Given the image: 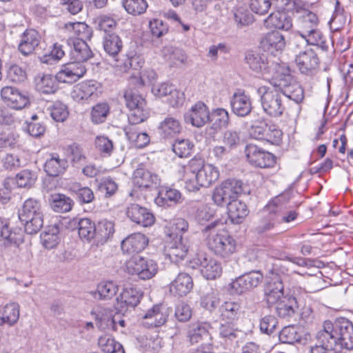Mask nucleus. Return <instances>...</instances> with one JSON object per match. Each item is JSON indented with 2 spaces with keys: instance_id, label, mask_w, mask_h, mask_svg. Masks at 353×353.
I'll use <instances>...</instances> for the list:
<instances>
[{
  "instance_id": "nucleus-1",
  "label": "nucleus",
  "mask_w": 353,
  "mask_h": 353,
  "mask_svg": "<svg viewBox=\"0 0 353 353\" xmlns=\"http://www.w3.org/2000/svg\"><path fill=\"white\" fill-rule=\"evenodd\" d=\"M272 88L261 86L258 88L263 110L270 117H277L283 114L285 105L283 96L297 103L304 99V90L290 74H283L273 77L270 81Z\"/></svg>"
},
{
  "instance_id": "nucleus-2",
  "label": "nucleus",
  "mask_w": 353,
  "mask_h": 353,
  "mask_svg": "<svg viewBox=\"0 0 353 353\" xmlns=\"http://www.w3.org/2000/svg\"><path fill=\"white\" fill-rule=\"evenodd\" d=\"M323 331L332 341L336 350L339 349L353 350V323L344 317L337 318L334 323L325 321Z\"/></svg>"
},
{
  "instance_id": "nucleus-3",
  "label": "nucleus",
  "mask_w": 353,
  "mask_h": 353,
  "mask_svg": "<svg viewBox=\"0 0 353 353\" xmlns=\"http://www.w3.org/2000/svg\"><path fill=\"white\" fill-rule=\"evenodd\" d=\"M292 197V190L289 188L272 198L263 208V212L266 214L259 220L255 228L256 232L262 234L272 230Z\"/></svg>"
},
{
  "instance_id": "nucleus-4",
  "label": "nucleus",
  "mask_w": 353,
  "mask_h": 353,
  "mask_svg": "<svg viewBox=\"0 0 353 353\" xmlns=\"http://www.w3.org/2000/svg\"><path fill=\"white\" fill-rule=\"evenodd\" d=\"M290 50L295 57V63L303 74L313 75L319 66L320 61L316 52L305 43L304 39H293Z\"/></svg>"
},
{
  "instance_id": "nucleus-5",
  "label": "nucleus",
  "mask_w": 353,
  "mask_h": 353,
  "mask_svg": "<svg viewBox=\"0 0 353 353\" xmlns=\"http://www.w3.org/2000/svg\"><path fill=\"white\" fill-rule=\"evenodd\" d=\"M19 219L24 225V230L28 234L37 233L43 227V215L39 201L30 198L26 200L19 210Z\"/></svg>"
},
{
  "instance_id": "nucleus-6",
  "label": "nucleus",
  "mask_w": 353,
  "mask_h": 353,
  "mask_svg": "<svg viewBox=\"0 0 353 353\" xmlns=\"http://www.w3.org/2000/svg\"><path fill=\"white\" fill-rule=\"evenodd\" d=\"M126 106L130 110L128 115L129 123L137 125L146 120L149 111L146 108V101L136 89H128L124 93Z\"/></svg>"
},
{
  "instance_id": "nucleus-7",
  "label": "nucleus",
  "mask_w": 353,
  "mask_h": 353,
  "mask_svg": "<svg viewBox=\"0 0 353 353\" xmlns=\"http://www.w3.org/2000/svg\"><path fill=\"white\" fill-rule=\"evenodd\" d=\"M243 183L236 178H228L219 187L215 188L212 199L218 205H227L235 200L237 194L244 192Z\"/></svg>"
},
{
  "instance_id": "nucleus-8",
  "label": "nucleus",
  "mask_w": 353,
  "mask_h": 353,
  "mask_svg": "<svg viewBox=\"0 0 353 353\" xmlns=\"http://www.w3.org/2000/svg\"><path fill=\"white\" fill-rule=\"evenodd\" d=\"M207 245L214 254L223 258L230 256L236 250L235 239L224 232L208 235Z\"/></svg>"
},
{
  "instance_id": "nucleus-9",
  "label": "nucleus",
  "mask_w": 353,
  "mask_h": 353,
  "mask_svg": "<svg viewBox=\"0 0 353 353\" xmlns=\"http://www.w3.org/2000/svg\"><path fill=\"white\" fill-rule=\"evenodd\" d=\"M23 243V234L21 231H13L9 226L8 220L0 218V248L5 254L10 251L18 252Z\"/></svg>"
},
{
  "instance_id": "nucleus-10",
  "label": "nucleus",
  "mask_w": 353,
  "mask_h": 353,
  "mask_svg": "<svg viewBox=\"0 0 353 353\" xmlns=\"http://www.w3.org/2000/svg\"><path fill=\"white\" fill-rule=\"evenodd\" d=\"M127 269L130 274H136L139 279L147 280L157 274L158 265L154 260L135 256L128 262Z\"/></svg>"
},
{
  "instance_id": "nucleus-11",
  "label": "nucleus",
  "mask_w": 353,
  "mask_h": 353,
  "mask_svg": "<svg viewBox=\"0 0 353 353\" xmlns=\"http://www.w3.org/2000/svg\"><path fill=\"white\" fill-rule=\"evenodd\" d=\"M248 161L253 166L265 168L273 167L276 163L275 157L254 144H248L245 148Z\"/></svg>"
},
{
  "instance_id": "nucleus-12",
  "label": "nucleus",
  "mask_w": 353,
  "mask_h": 353,
  "mask_svg": "<svg viewBox=\"0 0 353 353\" xmlns=\"http://www.w3.org/2000/svg\"><path fill=\"white\" fill-rule=\"evenodd\" d=\"M263 279V275L260 271L253 270L236 278L230 283V288L232 292L241 294L256 288Z\"/></svg>"
},
{
  "instance_id": "nucleus-13",
  "label": "nucleus",
  "mask_w": 353,
  "mask_h": 353,
  "mask_svg": "<svg viewBox=\"0 0 353 353\" xmlns=\"http://www.w3.org/2000/svg\"><path fill=\"white\" fill-rule=\"evenodd\" d=\"M184 121L193 127L201 128L210 120L209 108L203 101H197L184 115Z\"/></svg>"
},
{
  "instance_id": "nucleus-14",
  "label": "nucleus",
  "mask_w": 353,
  "mask_h": 353,
  "mask_svg": "<svg viewBox=\"0 0 353 353\" xmlns=\"http://www.w3.org/2000/svg\"><path fill=\"white\" fill-rule=\"evenodd\" d=\"M284 286L280 276L277 274L270 277L264 286L263 301L269 308L284 297Z\"/></svg>"
},
{
  "instance_id": "nucleus-15",
  "label": "nucleus",
  "mask_w": 353,
  "mask_h": 353,
  "mask_svg": "<svg viewBox=\"0 0 353 353\" xmlns=\"http://www.w3.org/2000/svg\"><path fill=\"white\" fill-rule=\"evenodd\" d=\"M171 311V309L165 305H155L143 316V325L148 328L160 327L167 321Z\"/></svg>"
},
{
  "instance_id": "nucleus-16",
  "label": "nucleus",
  "mask_w": 353,
  "mask_h": 353,
  "mask_svg": "<svg viewBox=\"0 0 353 353\" xmlns=\"http://www.w3.org/2000/svg\"><path fill=\"white\" fill-rule=\"evenodd\" d=\"M41 40L38 31L34 29H27L20 36L18 44L19 52L25 57L34 53Z\"/></svg>"
},
{
  "instance_id": "nucleus-17",
  "label": "nucleus",
  "mask_w": 353,
  "mask_h": 353,
  "mask_svg": "<svg viewBox=\"0 0 353 353\" xmlns=\"http://www.w3.org/2000/svg\"><path fill=\"white\" fill-rule=\"evenodd\" d=\"M126 215L132 222L145 228L155 222L154 214L148 208L137 203H132L127 208Z\"/></svg>"
},
{
  "instance_id": "nucleus-18",
  "label": "nucleus",
  "mask_w": 353,
  "mask_h": 353,
  "mask_svg": "<svg viewBox=\"0 0 353 353\" xmlns=\"http://www.w3.org/2000/svg\"><path fill=\"white\" fill-rule=\"evenodd\" d=\"M1 97L8 106L14 110H21L30 103L27 96L11 86H6L1 89Z\"/></svg>"
},
{
  "instance_id": "nucleus-19",
  "label": "nucleus",
  "mask_w": 353,
  "mask_h": 353,
  "mask_svg": "<svg viewBox=\"0 0 353 353\" xmlns=\"http://www.w3.org/2000/svg\"><path fill=\"white\" fill-rule=\"evenodd\" d=\"M142 295V293L137 288H125L116 299L115 310L119 312H123L128 307H135L140 303Z\"/></svg>"
},
{
  "instance_id": "nucleus-20",
  "label": "nucleus",
  "mask_w": 353,
  "mask_h": 353,
  "mask_svg": "<svg viewBox=\"0 0 353 353\" xmlns=\"http://www.w3.org/2000/svg\"><path fill=\"white\" fill-rule=\"evenodd\" d=\"M100 89L101 84L97 81H86L76 85L71 92V96L74 101L79 103L90 98L97 97V93Z\"/></svg>"
},
{
  "instance_id": "nucleus-21",
  "label": "nucleus",
  "mask_w": 353,
  "mask_h": 353,
  "mask_svg": "<svg viewBox=\"0 0 353 353\" xmlns=\"http://www.w3.org/2000/svg\"><path fill=\"white\" fill-rule=\"evenodd\" d=\"M189 245L185 242L183 236L179 239H173L165 247V252L171 262L177 263L182 261L188 254Z\"/></svg>"
},
{
  "instance_id": "nucleus-22",
  "label": "nucleus",
  "mask_w": 353,
  "mask_h": 353,
  "mask_svg": "<svg viewBox=\"0 0 353 353\" xmlns=\"http://www.w3.org/2000/svg\"><path fill=\"white\" fill-rule=\"evenodd\" d=\"M148 244V237L141 233H134L121 241V248L128 254L138 253L143 250Z\"/></svg>"
},
{
  "instance_id": "nucleus-23",
  "label": "nucleus",
  "mask_w": 353,
  "mask_h": 353,
  "mask_svg": "<svg viewBox=\"0 0 353 353\" xmlns=\"http://www.w3.org/2000/svg\"><path fill=\"white\" fill-rule=\"evenodd\" d=\"M200 265V272L203 276L208 280L216 279L222 272L220 263L211 257L208 258L205 255H199L198 258Z\"/></svg>"
},
{
  "instance_id": "nucleus-24",
  "label": "nucleus",
  "mask_w": 353,
  "mask_h": 353,
  "mask_svg": "<svg viewBox=\"0 0 353 353\" xmlns=\"http://www.w3.org/2000/svg\"><path fill=\"white\" fill-rule=\"evenodd\" d=\"M232 112L239 117H244L250 114L252 110L250 97L244 92H235L230 101Z\"/></svg>"
},
{
  "instance_id": "nucleus-25",
  "label": "nucleus",
  "mask_w": 353,
  "mask_h": 353,
  "mask_svg": "<svg viewBox=\"0 0 353 353\" xmlns=\"http://www.w3.org/2000/svg\"><path fill=\"white\" fill-rule=\"evenodd\" d=\"M245 62L250 68L257 74L263 76L265 74H271L273 70L274 63L270 65L267 59L259 54H254L248 52L245 55Z\"/></svg>"
},
{
  "instance_id": "nucleus-26",
  "label": "nucleus",
  "mask_w": 353,
  "mask_h": 353,
  "mask_svg": "<svg viewBox=\"0 0 353 353\" xmlns=\"http://www.w3.org/2000/svg\"><path fill=\"white\" fill-rule=\"evenodd\" d=\"M68 46H70L71 59L85 62L92 57V52L87 43L81 39H68Z\"/></svg>"
},
{
  "instance_id": "nucleus-27",
  "label": "nucleus",
  "mask_w": 353,
  "mask_h": 353,
  "mask_svg": "<svg viewBox=\"0 0 353 353\" xmlns=\"http://www.w3.org/2000/svg\"><path fill=\"white\" fill-rule=\"evenodd\" d=\"M276 314L282 319L292 317L298 309L296 299L292 296H285L272 305Z\"/></svg>"
},
{
  "instance_id": "nucleus-28",
  "label": "nucleus",
  "mask_w": 353,
  "mask_h": 353,
  "mask_svg": "<svg viewBox=\"0 0 353 353\" xmlns=\"http://www.w3.org/2000/svg\"><path fill=\"white\" fill-rule=\"evenodd\" d=\"M285 46L284 37L278 31L268 33L261 40V46L272 54L281 51Z\"/></svg>"
},
{
  "instance_id": "nucleus-29",
  "label": "nucleus",
  "mask_w": 353,
  "mask_h": 353,
  "mask_svg": "<svg viewBox=\"0 0 353 353\" xmlns=\"http://www.w3.org/2000/svg\"><path fill=\"white\" fill-rule=\"evenodd\" d=\"M267 28H274L283 30H289L292 27V19L285 12L277 11L271 13L264 20Z\"/></svg>"
},
{
  "instance_id": "nucleus-30",
  "label": "nucleus",
  "mask_w": 353,
  "mask_h": 353,
  "mask_svg": "<svg viewBox=\"0 0 353 353\" xmlns=\"http://www.w3.org/2000/svg\"><path fill=\"white\" fill-rule=\"evenodd\" d=\"M210 325L203 322H194L188 325L187 338L191 344L197 343L202 340L210 338L209 329Z\"/></svg>"
},
{
  "instance_id": "nucleus-31",
  "label": "nucleus",
  "mask_w": 353,
  "mask_h": 353,
  "mask_svg": "<svg viewBox=\"0 0 353 353\" xmlns=\"http://www.w3.org/2000/svg\"><path fill=\"white\" fill-rule=\"evenodd\" d=\"M193 288L192 277L187 273H180L170 284V292L179 296L187 295Z\"/></svg>"
},
{
  "instance_id": "nucleus-32",
  "label": "nucleus",
  "mask_w": 353,
  "mask_h": 353,
  "mask_svg": "<svg viewBox=\"0 0 353 353\" xmlns=\"http://www.w3.org/2000/svg\"><path fill=\"white\" fill-rule=\"evenodd\" d=\"M227 207L229 218L234 224L241 223L249 214L246 204L236 199L230 201Z\"/></svg>"
},
{
  "instance_id": "nucleus-33",
  "label": "nucleus",
  "mask_w": 353,
  "mask_h": 353,
  "mask_svg": "<svg viewBox=\"0 0 353 353\" xmlns=\"http://www.w3.org/2000/svg\"><path fill=\"white\" fill-rule=\"evenodd\" d=\"M211 126L207 129L210 131L209 134H216L223 128H226L230 122V117L228 111L223 108H216L210 113Z\"/></svg>"
},
{
  "instance_id": "nucleus-34",
  "label": "nucleus",
  "mask_w": 353,
  "mask_h": 353,
  "mask_svg": "<svg viewBox=\"0 0 353 353\" xmlns=\"http://www.w3.org/2000/svg\"><path fill=\"white\" fill-rule=\"evenodd\" d=\"M319 23V18L314 12L305 9L302 10L301 15L299 18V34L301 36L312 32L318 27Z\"/></svg>"
},
{
  "instance_id": "nucleus-35",
  "label": "nucleus",
  "mask_w": 353,
  "mask_h": 353,
  "mask_svg": "<svg viewBox=\"0 0 353 353\" xmlns=\"http://www.w3.org/2000/svg\"><path fill=\"white\" fill-rule=\"evenodd\" d=\"M94 242L97 244H103L114 233V223L107 219L99 221L95 225Z\"/></svg>"
},
{
  "instance_id": "nucleus-36",
  "label": "nucleus",
  "mask_w": 353,
  "mask_h": 353,
  "mask_svg": "<svg viewBox=\"0 0 353 353\" xmlns=\"http://www.w3.org/2000/svg\"><path fill=\"white\" fill-rule=\"evenodd\" d=\"M241 305L235 301H225L219 307L220 318L226 323H233L241 315Z\"/></svg>"
},
{
  "instance_id": "nucleus-37",
  "label": "nucleus",
  "mask_w": 353,
  "mask_h": 353,
  "mask_svg": "<svg viewBox=\"0 0 353 353\" xmlns=\"http://www.w3.org/2000/svg\"><path fill=\"white\" fill-rule=\"evenodd\" d=\"M20 314V306L17 303L12 302L0 308V325H14L18 321Z\"/></svg>"
},
{
  "instance_id": "nucleus-38",
  "label": "nucleus",
  "mask_w": 353,
  "mask_h": 353,
  "mask_svg": "<svg viewBox=\"0 0 353 353\" xmlns=\"http://www.w3.org/2000/svg\"><path fill=\"white\" fill-rule=\"evenodd\" d=\"M49 203L53 211L57 213H65L70 211L74 201L63 194H52L50 196Z\"/></svg>"
},
{
  "instance_id": "nucleus-39",
  "label": "nucleus",
  "mask_w": 353,
  "mask_h": 353,
  "mask_svg": "<svg viewBox=\"0 0 353 353\" xmlns=\"http://www.w3.org/2000/svg\"><path fill=\"white\" fill-rule=\"evenodd\" d=\"M68 167V161L59 159L58 154H53L51 158L46 161L44 168L48 176H59L63 174Z\"/></svg>"
},
{
  "instance_id": "nucleus-40",
  "label": "nucleus",
  "mask_w": 353,
  "mask_h": 353,
  "mask_svg": "<svg viewBox=\"0 0 353 353\" xmlns=\"http://www.w3.org/2000/svg\"><path fill=\"white\" fill-rule=\"evenodd\" d=\"M119 286L117 283L112 281H103L98 284L97 290L91 294L96 299L110 300L117 294Z\"/></svg>"
},
{
  "instance_id": "nucleus-41",
  "label": "nucleus",
  "mask_w": 353,
  "mask_h": 353,
  "mask_svg": "<svg viewBox=\"0 0 353 353\" xmlns=\"http://www.w3.org/2000/svg\"><path fill=\"white\" fill-rule=\"evenodd\" d=\"M103 46L108 54L116 58L123 48V42L116 33H106L103 37Z\"/></svg>"
},
{
  "instance_id": "nucleus-42",
  "label": "nucleus",
  "mask_w": 353,
  "mask_h": 353,
  "mask_svg": "<svg viewBox=\"0 0 353 353\" xmlns=\"http://www.w3.org/2000/svg\"><path fill=\"white\" fill-rule=\"evenodd\" d=\"M156 203L161 206H171L182 201L181 194L175 189L162 190L155 199Z\"/></svg>"
},
{
  "instance_id": "nucleus-43",
  "label": "nucleus",
  "mask_w": 353,
  "mask_h": 353,
  "mask_svg": "<svg viewBox=\"0 0 353 353\" xmlns=\"http://www.w3.org/2000/svg\"><path fill=\"white\" fill-rule=\"evenodd\" d=\"M179 121L173 117H166L159 125L161 136L164 139H170L179 134L181 131Z\"/></svg>"
},
{
  "instance_id": "nucleus-44",
  "label": "nucleus",
  "mask_w": 353,
  "mask_h": 353,
  "mask_svg": "<svg viewBox=\"0 0 353 353\" xmlns=\"http://www.w3.org/2000/svg\"><path fill=\"white\" fill-rule=\"evenodd\" d=\"M294 39H304L308 46H316L324 51L327 50L329 47L327 41L318 28H314L312 32L305 33V34Z\"/></svg>"
},
{
  "instance_id": "nucleus-45",
  "label": "nucleus",
  "mask_w": 353,
  "mask_h": 353,
  "mask_svg": "<svg viewBox=\"0 0 353 353\" xmlns=\"http://www.w3.org/2000/svg\"><path fill=\"white\" fill-rule=\"evenodd\" d=\"M135 125L130 123L124 131L129 141L134 142L137 148H143L150 143V137L145 132H138Z\"/></svg>"
},
{
  "instance_id": "nucleus-46",
  "label": "nucleus",
  "mask_w": 353,
  "mask_h": 353,
  "mask_svg": "<svg viewBox=\"0 0 353 353\" xmlns=\"http://www.w3.org/2000/svg\"><path fill=\"white\" fill-rule=\"evenodd\" d=\"M59 233L60 229L59 225H53L49 226L47 230L41 234L43 245L48 250L55 248L60 241Z\"/></svg>"
},
{
  "instance_id": "nucleus-47",
  "label": "nucleus",
  "mask_w": 353,
  "mask_h": 353,
  "mask_svg": "<svg viewBox=\"0 0 353 353\" xmlns=\"http://www.w3.org/2000/svg\"><path fill=\"white\" fill-rule=\"evenodd\" d=\"M316 343L310 347V353H327L329 351H336L332 341H330L323 330L319 331L316 335Z\"/></svg>"
},
{
  "instance_id": "nucleus-48",
  "label": "nucleus",
  "mask_w": 353,
  "mask_h": 353,
  "mask_svg": "<svg viewBox=\"0 0 353 353\" xmlns=\"http://www.w3.org/2000/svg\"><path fill=\"white\" fill-rule=\"evenodd\" d=\"M98 345L105 353H125L122 345L108 334L99 338Z\"/></svg>"
},
{
  "instance_id": "nucleus-49",
  "label": "nucleus",
  "mask_w": 353,
  "mask_h": 353,
  "mask_svg": "<svg viewBox=\"0 0 353 353\" xmlns=\"http://www.w3.org/2000/svg\"><path fill=\"white\" fill-rule=\"evenodd\" d=\"M65 28L72 31L77 38L74 39H81L84 41L90 40L92 35V30L87 24L82 22L68 23H65ZM70 39H74L71 38Z\"/></svg>"
},
{
  "instance_id": "nucleus-50",
  "label": "nucleus",
  "mask_w": 353,
  "mask_h": 353,
  "mask_svg": "<svg viewBox=\"0 0 353 353\" xmlns=\"http://www.w3.org/2000/svg\"><path fill=\"white\" fill-rule=\"evenodd\" d=\"M117 66L123 68L125 72L130 69L139 70L142 68L144 61L137 54H126L123 59H115Z\"/></svg>"
},
{
  "instance_id": "nucleus-51",
  "label": "nucleus",
  "mask_w": 353,
  "mask_h": 353,
  "mask_svg": "<svg viewBox=\"0 0 353 353\" xmlns=\"http://www.w3.org/2000/svg\"><path fill=\"white\" fill-rule=\"evenodd\" d=\"M96 224L88 218L80 219L78 221L79 235L81 239L85 241H94Z\"/></svg>"
},
{
  "instance_id": "nucleus-52",
  "label": "nucleus",
  "mask_w": 353,
  "mask_h": 353,
  "mask_svg": "<svg viewBox=\"0 0 353 353\" xmlns=\"http://www.w3.org/2000/svg\"><path fill=\"white\" fill-rule=\"evenodd\" d=\"M188 170L192 173L195 174L196 176H219V172L216 167L212 164H206L201 165V164L196 165V162H191L188 166Z\"/></svg>"
},
{
  "instance_id": "nucleus-53",
  "label": "nucleus",
  "mask_w": 353,
  "mask_h": 353,
  "mask_svg": "<svg viewBox=\"0 0 353 353\" xmlns=\"http://www.w3.org/2000/svg\"><path fill=\"white\" fill-rule=\"evenodd\" d=\"M109 114V105L107 103H99L92 108L90 113L91 121L94 124L104 123Z\"/></svg>"
},
{
  "instance_id": "nucleus-54",
  "label": "nucleus",
  "mask_w": 353,
  "mask_h": 353,
  "mask_svg": "<svg viewBox=\"0 0 353 353\" xmlns=\"http://www.w3.org/2000/svg\"><path fill=\"white\" fill-rule=\"evenodd\" d=\"M194 144L188 139H176L172 144L173 152L181 158H186L191 156Z\"/></svg>"
},
{
  "instance_id": "nucleus-55",
  "label": "nucleus",
  "mask_w": 353,
  "mask_h": 353,
  "mask_svg": "<svg viewBox=\"0 0 353 353\" xmlns=\"http://www.w3.org/2000/svg\"><path fill=\"white\" fill-rule=\"evenodd\" d=\"M241 132L232 129L226 130L222 135V143L231 151L236 149L241 143Z\"/></svg>"
},
{
  "instance_id": "nucleus-56",
  "label": "nucleus",
  "mask_w": 353,
  "mask_h": 353,
  "mask_svg": "<svg viewBox=\"0 0 353 353\" xmlns=\"http://www.w3.org/2000/svg\"><path fill=\"white\" fill-rule=\"evenodd\" d=\"M279 339L282 343L294 344L301 341V336L294 326H286L280 331Z\"/></svg>"
},
{
  "instance_id": "nucleus-57",
  "label": "nucleus",
  "mask_w": 353,
  "mask_h": 353,
  "mask_svg": "<svg viewBox=\"0 0 353 353\" xmlns=\"http://www.w3.org/2000/svg\"><path fill=\"white\" fill-rule=\"evenodd\" d=\"M234 19L238 28L248 26L253 23V15L245 8H238L234 12Z\"/></svg>"
},
{
  "instance_id": "nucleus-58",
  "label": "nucleus",
  "mask_w": 353,
  "mask_h": 353,
  "mask_svg": "<svg viewBox=\"0 0 353 353\" xmlns=\"http://www.w3.org/2000/svg\"><path fill=\"white\" fill-rule=\"evenodd\" d=\"M123 6L128 13L133 15L143 13L148 7L145 0H123Z\"/></svg>"
},
{
  "instance_id": "nucleus-59",
  "label": "nucleus",
  "mask_w": 353,
  "mask_h": 353,
  "mask_svg": "<svg viewBox=\"0 0 353 353\" xmlns=\"http://www.w3.org/2000/svg\"><path fill=\"white\" fill-rule=\"evenodd\" d=\"M65 55L64 46L59 43H55L49 54H46L40 57L42 63L52 64L53 61H59Z\"/></svg>"
},
{
  "instance_id": "nucleus-60",
  "label": "nucleus",
  "mask_w": 353,
  "mask_h": 353,
  "mask_svg": "<svg viewBox=\"0 0 353 353\" xmlns=\"http://www.w3.org/2000/svg\"><path fill=\"white\" fill-rule=\"evenodd\" d=\"M54 79L50 75H44L37 83V89L43 94H52L57 90Z\"/></svg>"
},
{
  "instance_id": "nucleus-61",
  "label": "nucleus",
  "mask_w": 353,
  "mask_h": 353,
  "mask_svg": "<svg viewBox=\"0 0 353 353\" xmlns=\"http://www.w3.org/2000/svg\"><path fill=\"white\" fill-rule=\"evenodd\" d=\"M282 134L281 130L276 125L267 123L263 140L272 144H278L281 140Z\"/></svg>"
},
{
  "instance_id": "nucleus-62",
  "label": "nucleus",
  "mask_w": 353,
  "mask_h": 353,
  "mask_svg": "<svg viewBox=\"0 0 353 353\" xmlns=\"http://www.w3.org/2000/svg\"><path fill=\"white\" fill-rule=\"evenodd\" d=\"M219 300L218 293L211 289L201 297V305L212 311L217 307L219 303Z\"/></svg>"
},
{
  "instance_id": "nucleus-63",
  "label": "nucleus",
  "mask_w": 353,
  "mask_h": 353,
  "mask_svg": "<svg viewBox=\"0 0 353 353\" xmlns=\"http://www.w3.org/2000/svg\"><path fill=\"white\" fill-rule=\"evenodd\" d=\"M50 114L54 121L63 122L68 118L69 112L67 106L64 103L57 101L52 107Z\"/></svg>"
},
{
  "instance_id": "nucleus-64",
  "label": "nucleus",
  "mask_w": 353,
  "mask_h": 353,
  "mask_svg": "<svg viewBox=\"0 0 353 353\" xmlns=\"http://www.w3.org/2000/svg\"><path fill=\"white\" fill-rule=\"evenodd\" d=\"M97 150L104 156H110L114 146L112 141L105 136H98L95 139Z\"/></svg>"
}]
</instances>
